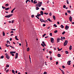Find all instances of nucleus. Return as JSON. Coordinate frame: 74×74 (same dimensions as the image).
Instances as JSON below:
<instances>
[{
    "instance_id": "obj_50",
    "label": "nucleus",
    "mask_w": 74,
    "mask_h": 74,
    "mask_svg": "<svg viewBox=\"0 0 74 74\" xmlns=\"http://www.w3.org/2000/svg\"><path fill=\"white\" fill-rule=\"evenodd\" d=\"M11 30H14V31H15L16 30L15 29H11Z\"/></svg>"
},
{
    "instance_id": "obj_16",
    "label": "nucleus",
    "mask_w": 74,
    "mask_h": 74,
    "mask_svg": "<svg viewBox=\"0 0 74 74\" xmlns=\"http://www.w3.org/2000/svg\"><path fill=\"white\" fill-rule=\"evenodd\" d=\"M15 38L16 40H19V39L17 38V36H16L15 37Z\"/></svg>"
},
{
    "instance_id": "obj_49",
    "label": "nucleus",
    "mask_w": 74,
    "mask_h": 74,
    "mask_svg": "<svg viewBox=\"0 0 74 74\" xmlns=\"http://www.w3.org/2000/svg\"><path fill=\"white\" fill-rule=\"evenodd\" d=\"M2 8H3V9H5V7L3 6H2Z\"/></svg>"
},
{
    "instance_id": "obj_19",
    "label": "nucleus",
    "mask_w": 74,
    "mask_h": 74,
    "mask_svg": "<svg viewBox=\"0 0 74 74\" xmlns=\"http://www.w3.org/2000/svg\"><path fill=\"white\" fill-rule=\"evenodd\" d=\"M71 49H72V46H71V45L69 47V50H71Z\"/></svg>"
},
{
    "instance_id": "obj_10",
    "label": "nucleus",
    "mask_w": 74,
    "mask_h": 74,
    "mask_svg": "<svg viewBox=\"0 0 74 74\" xmlns=\"http://www.w3.org/2000/svg\"><path fill=\"white\" fill-rule=\"evenodd\" d=\"M67 64L68 65H70V64H71V61H68Z\"/></svg>"
},
{
    "instance_id": "obj_1",
    "label": "nucleus",
    "mask_w": 74,
    "mask_h": 74,
    "mask_svg": "<svg viewBox=\"0 0 74 74\" xmlns=\"http://www.w3.org/2000/svg\"><path fill=\"white\" fill-rule=\"evenodd\" d=\"M42 2H39L38 3L36 4V7H41V5H42Z\"/></svg>"
},
{
    "instance_id": "obj_18",
    "label": "nucleus",
    "mask_w": 74,
    "mask_h": 74,
    "mask_svg": "<svg viewBox=\"0 0 74 74\" xmlns=\"http://www.w3.org/2000/svg\"><path fill=\"white\" fill-rule=\"evenodd\" d=\"M33 3H34V4H36V3H37V2H36V0L34 1H33Z\"/></svg>"
},
{
    "instance_id": "obj_27",
    "label": "nucleus",
    "mask_w": 74,
    "mask_h": 74,
    "mask_svg": "<svg viewBox=\"0 0 74 74\" xmlns=\"http://www.w3.org/2000/svg\"><path fill=\"white\" fill-rule=\"evenodd\" d=\"M9 66H10L9 65L7 64L6 67H9Z\"/></svg>"
},
{
    "instance_id": "obj_41",
    "label": "nucleus",
    "mask_w": 74,
    "mask_h": 74,
    "mask_svg": "<svg viewBox=\"0 0 74 74\" xmlns=\"http://www.w3.org/2000/svg\"><path fill=\"white\" fill-rule=\"evenodd\" d=\"M49 35L50 36H52V33H50Z\"/></svg>"
},
{
    "instance_id": "obj_15",
    "label": "nucleus",
    "mask_w": 74,
    "mask_h": 74,
    "mask_svg": "<svg viewBox=\"0 0 74 74\" xmlns=\"http://www.w3.org/2000/svg\"><path fill=\"white\" fill-rule=\"evenodd\" d=\"M47 20H48V21H49V22H52V21L50 19V18H48L47 19Z\"/></svg>"
},
{
    "instance_id": "obj_28",
    "label": "nucleus",
    "mask_w": 74,
    "mask_h": 74,
    "mask_svg": "<svg viewBox=\"0 0 74 74\" xmlns=\"http://www.w3.org/2000/svg\"><path fill=\"white\" fill-rule=\"evenodd\" d=\"M66 33V32L65 31H64L62 33V34H63V35L64 34H65V33Z\"/></svg>"
},
{
    "instance_id": "obj_59",
    "label": "nucleus",
    "mask_w": 74,
    "mask_h": 74,
    "mask_svg": "<svg viewBox=\"0 0 74 74\" xmlns=\"http://www.w3.org/2000/svg\"><path fill=\"white\" fill-rule=\"evenodd\" d=\"M10 54H11V55H12V54H13V53H12V51L10 52Z\"/></svg>"
},
{
    "instance_id": "obj_14",
    "label": "nucleus",
    "mask_w": 74,
    "mask_h": 74,
    "mask_svg": "<svg viewBox=\"0 0 74 74\" xmlns=\"http://www.w3.org/2000/svg\"><path fill=\"white\" fill-rule=\"evenodd\" d=\"M5 58H6L8 59H10V56H6Z\"/></svg>"
},
{
    "instance_id": "obj_51",
    "label": "nucleus",
    "mask_w": 74,
    "mask_h": 74,
    "mask_svg": "<svg viewBox=\"0 0 74 74\" xmlns=\"http://www.w3.org/2000/svg\"><path fill=\"white\" fill-rule=\"evenodd\" d=\"M56 65H58V62L57 61L56 62Z\"/></svg>"
},
{
    "instance_id": "obj_53",
    "label": "nucleus",
    "mask_w": 74,
    "mask_h": 74,
    "mask_svg": "<svg viewBox=\"0 0 74 74\" xmlns=\"http://www.w3.org/2000/svg\"><path fill=\"white\" fill-rule=\"evenodd\" d=\"M47 74V73L46 72H45L43 73V74Z\"/></svg>"
},
{
    "instance_id": "obj_46",
    "label": "nucleus",
    "mask_w": 74,
    "mask_h": 74,
    "mask_svg": "<svg viewBox=\"0 0 74 74\" xmlns=\"http://www.w3.org/2000/svg\"><path fill=\"white\" fill-rule=\"evenodd\" d=\"M45 35H46V34H43V35L42 36V37H45Z\"/></svg>"
},
{
    "instance_id": "obj_62",
    "label": "nucleus",
    "mask_w": 74,
    "mask_h": 74,
    "mask_svg": "<svg viewBox=\"0 0 74 74\" xmlns=\"http://www.w3.org/2000/svg\"><path fill=\"white\" fill-rule=\"evenodd\" d=\"M12 52L13 53H16V51H12Z\"/></svg>"
},
{
    "instance_id": "obj_3",
    "label": "nucleus",
    "mask_w": 74,
    "mask_h": 74,
    "mask_svg": "<svg viewBox=\"0 0 74 74\" xmlns=\"http://www.w3.org/2000/svg\"><path fill=\"white\" fill-rule=\"evenodd\" d=\"M68 43V41L67 40H66L65 41V42H64V46H66L67 45V43Z\"/></svg>"
},
{
    "instance_id": "obj_24",
    "label": "nucleus",
    "mask_w": 74,
    "mask_h": 74,
    "mask_svg": "<svg viewBox=\"0 0 74 74\" xmlns=\"http://www.w3.org/2000/svg\"><path fill=\"white\" fill-rule=\"evenodd\" d=\"M58 57H60V56H61V55L60 54H58Z\"/></svg>"
},
{
    "instance_id": "obj_39",
    "label": "nucleus",
    "mask_w": 74,
    "mask_h": 74,
    "mask_svg": "<svg viewBox=\"0 0 74 74\" xmlns=\"http://www.w3.org/2000/svg\"><path fill=\"white\" fill-rule=\"evenodd\" d=\"M67 12H68V13H69V14H70L71 13V12H70V10L67 11Z\"/></svg>"
},
{
    "instance_id": "obj_63",
    "label": "nucleus",
    "mask_w": 74,
    "mask_h": 74,
    "mask_svg": "<svg viewBox=\"0 0 74 74\" xmlns=\"http://www.w3.org/2000/svg\"><path fill=\"white\" fill-rule=\"evenodd\" d=\"M45 24H43V26H45Z\"/></svg>"
},
{
    "instance_id": "obj_44",
    "label": "nucleus",
    "mask_w": 74,
    "mask_h": 74,
    "mask_svg": "<svg viewBox=\"0 0 74 74\" xmlns=\"http://www.w3.org/2000/svg\"><path fill=\"white\" fill-rule=\"evenodd\" d=\"M9 70H10L9 69L7 70L6 71V73H7L9 71Z\"/></svg>"
},
{
    "instance_id": "obj_36",
    "label": "nucleus",
    "mask_w": 74,
    "mask_h": 74,
    "mask_svg": "<svg viewBox=\"0 0 74 74\" xmlns=\"http://www.w3.org/2000/svg\"><path fill=\"white\" fill-rule=\"evenodd\" d=\"M1 59H3L4 58V56H1Z\"/></svg>"
},
{
    "instance_id": "obj_60",
    "label": "nucleus",
    "mask_w": 74,
    "mask_h": 74,
    "mask_svg": "<svg viewBox=\"0 0 74 74\" xmlns=\"http://www.w3.org/2000/svg\"><path fill=\"white\" fill-rule=\"evenodd\" d=\"M57 24H58V25H59V24H60V23H59V21H58L57 22Z\"/></svg>"
},
{
    "instance_id": "obj_7",
    "label": "nucleus",
    "mask_w": 74,
    "mask_h": 74,
    "mask_svg": "<svg viewBox=\"0 0 74 74\" xmlns=\"http://www.w3.org/2000/svg\"><path fill=\"white\" fill-rule=\"evenodd\" d=\"M69 27L68 25H66L65 26V29L66 30H68L69 29Z\"/></svg>"
},
{
    "instance_id": "obj_11",
    "label": "nucleus",
    "mask_w": 74,
    "mask_h": 74,
    "mask_svg": "<svg viewBox=\"0 0 74 74\" xmlns=\"http://www.w3.org/2000/svg\"><path fill=\"white\" fill-rule=\"evenodd\" d=\"M69 19L70 22H71V21H72V17H71V16H70L69 18Z\"/></svg>"
},
{
    "instance_id": "obj_6",
    "label": "nucleus",
    "mask_w": 74,
    "mask_h": 74,
    "mask_svg": "<svg viewBox=\"0 0 74 74\" xmlns=\"http://www.w3.org/2000/svg\"><path fill=\"white\" fill-rule=\"evenodd\" d=\"M60 38H57V42H60Z\"/></svg>"
},
{
    "instance_id": "obj_29",
    "label": "nucleus",
    "mask_w": 74,
    "mask_h": 74,
    "mask_svg": "<svg viewBox=\"0 0 74 74\" xmlns=\"http://www.w3.org/2000/svg\"><path fill=\"white\" fill-rule=\"evenodd\" d=\"M36 10H39V8H38V7H36Z\"/></svg>"
},
{
    "instance_id": "obj_20",
    "label": "nucleus",
    "mask_w": 74,
    "mask_h": 74,
    "mask_svg": "<svg viewBox=\"0 0 74 74\" xmlns=\"http://www.w3.org/2000/svg\"><path fill=\"white\" fill-rule=\"evenodd\" d=\"M60 27H61V28H62V29L64 28V26L63 25H61V26H60Z\"/></svg>"
},
{
    "instance_id": "obj_23",
    "label": "nucleus",
    "mask_w": 74,
    "mask_h": 74,
    "mask_svg": "<svg viewBox=\"0 0 74 74\" xmlns=\"http://www.w3.org/2000/svg\"><path fill=\"white\" fill-rule=\"evenodd\" d=\"M27 51L28 52H29V51H30V48H29V47H28L27 48Z\"/></svg>"
},
{
    "instance_id": "obj_12",
    "label": "nucleus",
    "mask_w": 74,
    "mask_h": 74,
    "mask_svg": "<svg viewBox=\"0 0 74 74\" xmlns=\"http://www.w3.org/2000/svg\"><path fill=\"white\" fill-rule=\"evenodd\" d=\"M40 14H41V15H44V12L42 11H41L40 12Z\"/></svg>"
},
{
    "instance_id": "obj_34",
    "label": "nucleus",
    "mask_w": 74,
    "mask_h": 74,
    "mask_svg": "<svg viewBox=\"0 0 74 74\" xmlns=\"http://www.w3.org/2000/svg\"><path fill=\"white\" fill-rule=\"evenodd\" d=\"M7 44L8 43V44H10V41H9L8 40L7 41Z\"/></svg>"
},
{
    "instance_id": "obj_47",
    "label": "nucleus",
    "mask_w": 74,
    "mask_h": 74,
    "mask_svg": "<svg viewBox=\"0 0 74 74\" xmlns=\"http://www.w3.org/2000/svg\"><path fill=\"white\" fill-rule=\"evenodd\" d=\"M63 7L64 8H66V5H63Z\"/></svg>"
},
{
    "instance_id": "obj_43",
    "label": "nucleus",
    "mask_w": 74,
    "mask_h": 74,
    "mask_svg": "<svg viewBox=\"0 0 74 74\" xmlns=\"http://www.w3.org/2000/svg\"><path fill=\"white\" fill-rule=\"evenodd\" d=\"M41 45H42V47H44V45L42 43V44H41Z\"/></svg>"
},
{
    "instance_id": "obj_8",
    "label": "nucleus",
    "mask_w": 74,
    "mask_h": 74,
    "mask_svg": "<svg viewBox=\"0 0 74 74\" xmlns=\"http://www.w3.org/2000/svg\"><path fill=\"white\" fill-rule=\"evenodd\" d=\"M18 53H16V56L15 57V59H17L18 58Z\"/></svg>"
},
{
    "instance_id": "obj_9",
    "label": "nucleus",
    "mask_w": 74,
    "mask_h": 74,
    "mask_svg": "<svg viewBox=\"0 0 74 74\" xmlns=\"http://www.w3.org/2000/svg\"><path fill=\"white\" fill-rule=\"evenodd\" d=\"M65 39V37H61L60 40L62 41H63V40H64Z\"/></svg>"
},
{
    "instance_id": "obj_38",
    "label": "nucleus",
    "mask_w": 74,
    "mask_h": 74,
    "mask_svg": "<svg viewBox=\"0 0 74 74\" xmlns=\"http://www.w3.org/2000/svg\"><path fill=\"white\" fill-rule=\"evenodd\" d=\"M61 71H62V73L63 74H64V71L62 70H61Z\"/></svg>"
},
{
    "instance_id": "obj_32",
    "label": "nucleus",
    "mask_w": 74,
    "mask_h": 74,
    "mask_svg": "<svg viewBox=\"0 0 74 74\" xmlns=\"http://www.w3.org/2000/svg\"><path fill=\"white\" fill-rule=\"evenodd\" d=\"M29 58L30 62H31V58H30V56L29 55Z\"/></svg>"
},
{
    "instance_id": "obj_21",
    "label": "nucleus",
    "mask_w": 74,
    "mask_h": 74,
    "mask_svg": "<svg viewBox=\"0 0 74 74\" xmlns=\"http://www.w3.org/2000/svg\"><path fill=\"white\" fill-rule=\"evenodd\" d=\"M9 9H10V8H8L5 9V10H6V11H8V10Z\"/></svg>"
},
{
    "instance_id": "obj_35",
    "label": "nucleus",
    "mask_w": 74,
    "mask_h": 74,
    "mask_svg": "<svg viewBox=\"0 0 74 74\" xmlns=\"http://www.w3.org/2000/svg\"><path fill=\"white\" fill-rule=\"evenodd\" d=\"M44 14H45V15H48V13L45 12L44 13Z\"/></svg>"
},
{
    "instance_id": "obj_42",
    "label": "nucleus",
    "mask_w": 74,
    "mask_h": 74,
    "mask_svg": "<svg viewBox=\"0 0 74 74\" xmlns=\"http://www.w3.org/2000/svg\"><path fill=\"white\" fill-rule=\"evenodd\" d=\"M34 15H32L31 16L32 18H34Z\"/></svg>"
},
{
    "instance_id": "obj_52",
    "label": "nucleus",
    "mask_w": 74,
    "mask_h": 74,
    "mask_svg": "<svg viewBox=\"0 0 74 74\" xmlns=\"http://www.w3.org/2000/svg\"><path fill=\"white\" fill-rule=\"evenodd\" d=\"M62 67L63 69H64V68H65V66H64L63 65L62 66Z\"/></svg>"
},
{
    "instance_id": "obj_17",
    "label": "nucleus",
    "mask_w": 74,
    "mask_h": 74,
    "mask_svg": "<svg viewBox=\"0 0 74 74\" xmlns=\"http://www.w3.org/2000/svg\"><path fill=\"white\" fill-rule=\"evenodd\" d=\"M12 73H13V74H15V71H14V70H12Z\"/></svg>"
},
{
    "instance_id": "obj_31",
    "label": "nucleus",
    "mask_w": 74,
    "mask_h": 74,
    "mask_svg": "<svg viewBox=\"0 0 74 74\" xmlns=\"http://www.w3.org/2000/svg\"><path fill=\"white\" fill-rule=\"evenodd\" d=\"M3 36H5V33H4V32H3Z\"/></svg>"
},
{
    "instance_id": "obj_64",
    "label": "nucleus",
    "mask_w": 74,
    "mask_h": 74,
    "mask_svg": "<svg viewBox=\"0 0 74 74\" xmlns=\"http://www.w3.org/2000/svg\"><path fill=\"white\" fill-rule=\"evenodd\" d=\"M50 60H52V58H50Z\"/></svg>"
},
{
    "instance_id": "obj_55",
    "label": "nucleus",
    "mask_w": 74,
    "mask_h": 74,
    "mask_svg": "<svg viewBox=\"0 0 74 74\" xmlns=\"http://www.w3.org/2000/svg\"><path fill=\"white\" fill-rule=\"evenodd\" d=\"M39 14L38 13V14H37V16H38V17H40V16H39Z\"/></svg>"
},
{
    "instance_id": "obj_56",
    "label": "nucleus",
    "mask_w": 74,
    "mask_h": 74,
    "mask_svg": "<svg viewBox=\"0 0 74 74\" xmlns=\"http://www.w3.org/2000/svg\"><path fill=\"white\" fill-rule=\"evenodd\" d=\"M49 52L50 54H51V53H52V51H49Z\"/></svg>"
},
{
    "instance_id": "obj_5",
    "label": "nucleus",
    "mask_w": 74,
    "mask_h": 74,
    "mask_svg": "<svg viewBox=\"0 0 74 74\" xmlns=\"http://www.w3.org/2000/svg\"><path fill=\"white\" fill-rule=\"evenodd\" d=\"M51 42L52 43H53L54 42V39L52 38H51L50 39Z\"/></svg>"
},
{
    "instance_id": "obj_2",
    "label": "nucleus",
    "mask_w": 74,
    "mask_h": 74,
    "mask_svg": "<svg viewBox=\"0 0 74 74\" xmlns=\"http://www.w3.org/2000/svg\"><path fill=\"white\" fill-rule=\"evenodd\" d=\"M13 14H9V15H7L5 16V17L6 18H9L10 17H11V16H12L13 15Z\"/></svg>"
},
{
    "instance_id": "obj_48",
    "label": "nucleus",
    "mask_w": 74,
    "mask_h": 74,
    "mask_svg": "<svg viewBox=\"0 0 74 74\" xmlns=\"http://www.w3.org/2000/svg\"><path fill=\"white\" fill-rule=\"evenodd\" d=\"M42 10H45V9L44 8H41Z\"/></svg>"
},
{
    "instance_id": "obj_13",
    "label": "nucleus",
    "mask_w": 74,
    "mask_h": 74,
    "mask_svg": "<svg viewBox=\"0 0 74 74\" xmlns=\"http://www.w3.org/2000/svg\"><path fill=\"white\" fill-rule=\"evenodd\" d=\"M15 10V8H14L11 11V13H13L14 12V11Z\"/></svg>"
},
{
    "instance_id": "obj_22",
    "label": "nucleus",
    "mask_w": 74,
    "mask_h": 74,
    "mask_svg": "<svg viewBox=\"0 0 74 74\" xmlns=\"http://www.w3.org/2000/svg\"><path fill=\"white\" fill-rule=\"evenodd\" d=\"M53 18L54 20H55L56 19V18H55V16H53Z\"/></svg>"
},
{
    "instance_id": "obj_26",
    "label": "nucleus",
    "mask_w": 74,
    "mask_h": 74,
    "mask_svg": "<svg viewBox=\"0 0 74 74\" xmlns=\"http://www.w3.org/2000/svg\"><path fill=\"white\" fill-rule=\"evenodd\" d=\"M54 33H58V30H56L54 31Z\"/></svg>"
},
{
    "instance_id": "obj_30",
    "label": "nucleus",
    "mask_w": 74,
    "mask_h": 74,
    "mask_svg": "<svg viewBox=\"0 0 74 74\" xmlns=\"http://www.w3.org/2000/svg\"><path fill=\"white\" fill-rule=\"evenodd\" d=\"M53 26L55 27H57V25H56V24H55L53 25Z\"/></svg>"
},
{
    "instance_id": "obj_40",
    "label": "nucleus",
    "mask_w": 74,
    "mask_h": 74,
    "mask_svg": "<svg viewBox=\"0 0 74 74\" xmlns=\"http://www.w3.org/2000/svg\"><path fill=\"white\" fill-rule=\"evenodd\" d=\"M49 15L50 16H52V13H51V12H50Z\"/></svg>"
},
{
    "instance_id": "obj_45",
    "label": "nucleus",
    "mask_w": 74,
    "mask_h": 74,
    "mask_svg": "<svg viewBox=\"0 0 74 74\" xmlns=\"http://www.w3.org/2000/svg\"><path fill=\"white\" fill-rule=\"evenodd\" d=\"M5 6H6V7H8V4H6Z\"/></svg>"
},
{
    "instance_id": "obj_58",
    "label": "nucleus",
    "mask_w": 74,
    "mask_h": 74,
    "mask_svg": "<svg viewBox=\"0 0 74 74\" xmlns=\"http://www.w3.org/2000/svg\"><path fill=\"white\" fill-rule=\"evenodd\" d=\"M5 55H6V56H8V55L7 53H6L5 54Z\"/></svg>"
},
{
    "instance_id": "obj_57",
    "label": "nucleus",
    "mask_w": 74,
    "mask_h": 74,
    "mask_svg": "<svg viewBox=\"0 0 74 74\" xmlns=\"http://www.w3.org/2000/svg\"><path fill=\"white\" fill-rule=\"evenodd\" d=\"M5 46L7 47H8V45H7V44H6Z\"/></svg>"
},
{
    "instance_id": "obj_25",
    "label": "nucleus",
    "mask_w": 74,
    "mask_h": 74,
    "mask_svg": "<svg viewBox=\"0 0 74 74\" xmlns=\"http://www.w3.org/2000/svg\"><path fill=\"white\" fill-rule=\"evenodd\" d=\"M66 2L67 4H69V1L68 0H66Z\"/></svg>"
},
{
    "instance_id": "obj_61",
    "label": "nucleus",
    "mask_w": 74,
    "mask_h": 74,
    "mask_svg": "<svg viewBox=\"0 0 74 74\" xmlns=\"http://www.w3.org/2000/svg\"><path fill=\"white\" fill-rule=\"evenodd\" d=\"M65 15H66V16H67V12H66L65 13Z\"/></svg>"
},
{
    "instance_id": "obj_37",
    "label": "nucleus",
    "mask_w": 74,
    "mask_h": 74,
    "mask_svg": "<svg viewBox=\"0 0 74 74\" xmlns=\"http://www.w3.org/2000/svg\"><path fill=\"white\" fill-rule=\"evenodd\" d=\"M10 47H11V48H12V49H14V47L11 46H10Z\"/></svg>"
},
{
    "instance_id": "obj_54",
    "label": "nucleus",
    "mask_w": 74,
    "mask_h": 74,
    "mask_svg": "<svg viewBox=\"0 0 74 74\" xmlns=\"http://www.w3.org/2000/svg\"><path fill=\"white\" fill-rule=\"evenodd\" d=\"M10 33H14V32H13V31H12L10 32Z\"/></svg>"
},
{
    "instance_id": "obj_33",
    "label": "nucleus",
    "mask_w": 74,
    "mask_h": 74,
    "mask_svg": "<svg viewBox=\"0 0 74 74\" xmlns=\"http://www.w3.org/2000/svg\"><path fill=\"white\" fill-rule=\"evenodd\" d=\"M65 53H66V54H67L69 53V52H68V51H66Z\"/></svg>"
},
{
    "instance_id": "obj_4",
    "label": "nucleus",
    "mask_w": 74,
    "mask_h": 74,
    "mask_svg": "<svg viewBox=\"0 0 74 74\" xmlns=\"http://www.w3.org/2000/svg\"><path fill=\"white\" fill-rule=\"evenodd\" d=\"M40 21L41 22H45V23H46V21L44 20L43 19H42L41 18L40 19Z\"/></svg>"
}]
</instances>
